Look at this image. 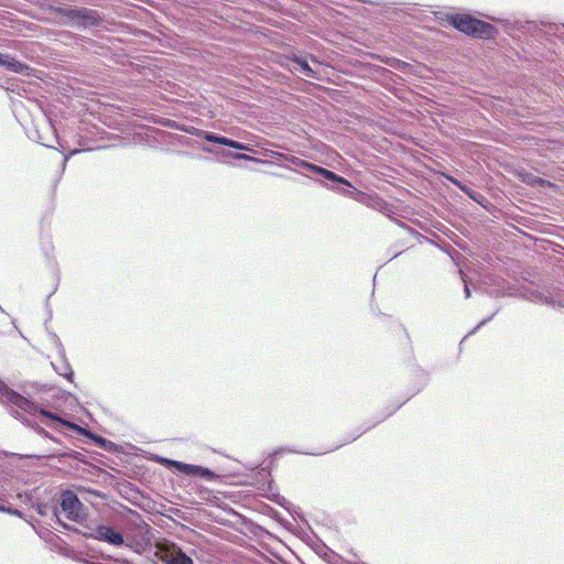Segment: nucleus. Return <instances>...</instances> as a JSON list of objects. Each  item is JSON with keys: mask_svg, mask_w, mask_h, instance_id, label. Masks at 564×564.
Segmentation results:
<instances>
[{"mask_svg": "<svg viewBox=\"0 0 564 564\" xmlns=\"http://www.w3.org/2000/svg\"><path fill=\"white\" fill-rule=\"evenodd\" d=\"M317 174L324 176L325 178H327L329 181L341 183V184H345L347 186H350V183L346 178H344V177L337 175L336 173H334V172H332V171H329L327 169H324L322 166L318 167Z\"/></svg>", "mask_w": 564, "mask_h": 564, "instance_id": "9b49d317", "label": "nucleus"}, {"mask_svg": "<svg viewBox=\"0 0 564 564\" xmlns=\"http://www.w3.org/2000/svg\"><path fill=\"white\" fill-rule=\"evenodd\" d=\"M293 61L296 62L301 66L302 72L306 76L312 77V78H316L314 70L310 67V65L305 61L300 59L297 57L294 58Z\"/></svg>", "mask_w": 564, "mask_h": 564, "instance_id": "2eb2a0df", "label": "nucleus"}, {"mask_svg": "<svg viewBox=\"0 0 564 564\" xmlns=\"http://www.w3.org/2000/svg\"><path fill=\"white\" fill-rule=\"evenodd\" d=\"M300 167L306 169L308 171H313V172L317 173V170H318L319 166L303 160L301 165H300Z\"/></svg>", "mask_w": 564, "mask_h": 564, "instance_id": "dca6fc26", "label": "nucleus"}, {"mask_svg": "<svg viewBox=\"0 0 564 564\" xmlns=\"http://www.w3.org/2000/svg\"><path fill=\"white\" fill-rule=\"evenodd\" d=\"M0 66L6 67L8 70L17 73V74H28L30 67L9 54L0 53Z\"/></svg>", "mask_w": 564, "mask_h": 564, "instance_id": "6e6552de", "label": "nucleus"}, {"mask_svg": "<svg viewBox=\"0 0 564 564\" xmlns=\"http://www.w3.org/2000/svg\"><path fill=\"white\" fill-rule=\"evenodd\" d=\"M366 432V429L364 430H359L356 434L351 435V437L349 440H347V442H352L355 440H357L359 436H361L364 433Z\"/></svg>", "mask_w": 564, "mask_h": 564, "instance_id": "a211bd4d", "label": "nucleus"}, {"mask_svg": "<svg viewBox=\"0 0 564 564\" xmlns=\"http://www.w3.org/2000/svg\"><path fill=\"white\" fill-rule=\"evenodd\" d=\"M154 556L164 564H194L193 560L181 547L169 542L156 543Z\"/></svg>", "mask_w": 564, "mask_h": 564, "instance_id": "f03ea898", "label": "nucleus"}, {"mask_svg": "<svg viewBox=\"0 0 564 564\" xmlns=\"http://www.w3.org/2000/svg\"><path fill=\"white\" fill-rule=\"evenodd\" d=\"M88 536L111 545H121L123 543L122 534L108 525H98Z\"/></svg>", "mask_w": 564, "mask_h": 564, "instance_id": "423d86ee", "label": "nucleus"}, {"mask_svg": "<svg viewBox=\"0 0 564 564\" xmlns=\"http://www.w3.org/2000/svg\"><path fill=\"white\" fill-rule=\"evenodd\" d=\"M459 189H462L463 192H465V193L469 194V189H468V188H467V186H466V185H464V184L459 187Z\"/></svg>", "mask_w": 564, "mask_h": 564, "instance_id": "aec40b11", "label": "nucleus"}, {"mask_svg": "<svg viewBox=\"0 0 564 564\" xmlns=\"http://www.w3.org/2000/svg\"><path fill=\"white\" fill-rule=\"evenodd\" d=\"M271 154L273 158H276V159H283V160H286L289 161L291 164L300 167L301 163H302V159L300 158H296V156H288L286 154H283L281 152H274V151H271Z\"/></svg>", "mask_w": 564, "mask_h": 564, "instance_id": "ddd939ff", "label": "nucleus"}, {"mask_svg": "<svg viewBox=\"0 0 564 564\" xmlns=\"http://www.w3.org/2000/svg\"><path fill=\"white\" fill-rule=\"evenodd\" d=\"M182 130L187 132V133H191V134H193L195 137L205 139L206 141H209V142H213V143H218V144H221V145H226V147H229V148H232V149H236V150H243V151H248V152H252L253 151V149L249 144H245V143L238 142V141H235L232 139L226 138V137H219V135H216V134L210 133L208 131L200 130V129H197V128H194V127L191 128V129H182Z\"/></svg>", "mask_w": 564, "mask_h": 564, "instance_id": "20e7f679", "label": "nucleus"}, {"mask_svg": "<svg viewBox=\"0 0 564 564\" xmlns=\"http://www.w3.org/2000/svg\"><path fill=\"white\" fill-rule=\"evenodd\" d=\"M448 180L455 184L458 188L463 185L462 182H459L458 180L454 178V177H448Z\"/></svg>", "mask_w": 564, "mask_h": 564, "instance_id": "6ab92c4d", "label": "nucleus"}, {"mask_svg": "<svg viewBox=\"0 0 564 564\" xmlns=\"http://www.w3.org/2000/svg\"><path fill=\"white\" fill-rule=\"evenodd\" d=\"M51 11L62 14L72 21H76L78 24H82V25H87V24L93 25V24H96L99 20V17L96 11L89 10L86 8L73 9V8L51 7Z\"/></svg>", "mask_w": 564, "mask_h": 564, "instance_id": "7ed1b4c3", "label": "nucleus"}, {"mask_svg": "<svg viewBox=\"0 0 564 564\" xmlns=\"http://www.w3.org/2000/svg\"><path fill=\"white\" fill-rule=\"evenodd\" d=\"M40 414H41V415H43V416H45V417H48V419H51V420H53V421L59 422V423H62L63 425L68 426V427H70V429H76V427H77V425H76L75 423H72V422H69V421H66V420H64V419L59 417L58 415H56V414H54V413H52V412H50V411H47V410H45V409H41V410H40Z\"/></svg>", "mask_w": 564, "mask_h": 564, "instance_id": "f8f14e48", "label": "nucleus"}, {"mask_svg": "<svg viewBox=\"0 0 564 564\" xmlns=\"http://www.w3.org/2000/svg\"><path fill=\"white\" fill-rule=\"evenodd\" d=\"M519 178L521 182L528 184V185H531V186H550V187H554L555 185L546 180H543L539 176H535L531 173H528V172H519L518 174Z\"/></svg>", "mask_w": 564, "mask_h": 564, "instance_id": "9d476101", "label": "nucleus"}, {"mask_svg": "<svg viewBox=\"0 0 564 564\" xmlns=\"http://www.w3.org/2000/svg\"><path fill=\"white\" fill-rule=\"evenodd\" d=\"M8 392H12L7 384L0 380V399L6 398L8 399Z\"/></svg>", "mask_w": 564, "mask_h": 564, "instance_id": "f3484780", "label": "nucleus"}, {"mask_svg": "<svg viewBox=\"0 0 564 564\" xmlns=\"http://www.w3.org/2000/svg\"><path fill=\"white\" fill-rule=\"evenodd\" d=\"M230 156L235 160H243V161H250V162H257V163H268V161L251 156L249 154L245 153H234L230 154Z\"/></svg>", "mask_w": 564, "mask_h": 564, "instance_id": "4468645a", "label": "nucleus"}, {"mask_svg": "<svg viewBox=\"0 0 564 564\" xmlns=\"http://www.w3.org/2000/svg\"><path fill=\"white\" fill-rule=\"evenodd\" d=\"M0 511H9V510L6 509L4 507L0 506Z\"/></svg>", "mask_w": 564, "mask_h": 564, "instance_id": "412c9836", "label": "nucleus"}, {"mask_svg": "<svg viewBox=\"0 0 564 564\" xmlns=\"http://www.w3.org/2000/svg\"><path fill=\"white\" fill-rule=\"evenodd\" d=\"M7 401L10 404L23 410L26 413H30V414H34L37 411V408L33 402H31L25 397L17 393L14 391L8 392Z\"/></svg>", "mask_w": 564, "mask_h": 564, "instance_id": "0eeeda50", "label": "nucleus"}, {"mask_svg": "<svg viewBox=\"0 0 564 564\" xmlns=\"http://www.w3.org/2000/svg\"><path fill=\"white\" fill-rule=\"evenodd\" d=\"M180 471L189 475V476H199L208 478L212 475V471L207 468H203L196 465H189L181 462L172 463Z\"/></svg>", "mask_w": 564, "mask_h": 564, "instance_id": "1a4fd4ad", "label": "nucleus"}, {"mask_svg": "<svg viewBox=\"0 0 564 564\" xmlns=\"http://www.w3.org/2000/svg\"><path fill=\"white\" fill-rule=\"evenodd\" d=\"M61 507L68 520L77 521L82 516V502L70 490L62 494Z\"/></svg>", "mask_w": 564, "mask_h": 564, "instance_id": "39448f33", "label": "nucleus"}, {"mask_svg": "<svg viewBox=\"0 0 564 564\" xmlns=\"http://www.w3.org/2000/svg\"><path fill=\"white\" fill-rule=\"evenodd\" d=\"M449 23L458 31L480 39H494L497 29L482 20L469 14H455L449 18Z\"/></svg>", "mask_w": 564, "mask_h": 564, "instance_id": "f257e3e1", "label": "nucleus"}]
</instances>
